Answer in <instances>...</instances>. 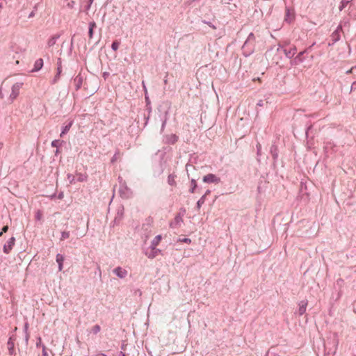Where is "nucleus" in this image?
<instances>
[{
    "label": "nucleus",
    "instance_id": "nucleus-1",
    "mask_svg": "<svg viewBox=\"0 0 356 356\" xmlns=\"http://www.w3.org/2000/svg\"><path fill=\"white\" fill-rule=\"evenodd\" d=\"M120 187L118 193L120 197L123 199H129L133 196V191L127 185L125 181H123L121 177H119Z\"/></svg>",
    "mask_w": 356,
    "mask_h": 356
},
{
    "label": "nucleus",
    "instance_id": "nucleus-2",
    "mask_svg": "<svg viewBox=\"0 0 356 356\" xmlns=\"http://www.w3.org/2000/svg\"><path fill=\"white\" fill-rule=\"evenodd\" d=\"M255 42H256L255 36L252 33H250L243 46V49L244 51L248 50V54L246 56H248L253 52Z\"/></svg>",
    "mask_w": 356,
    "mask_h": 356
},
{
    "label": "nucleus",
    "instance_id": "nucleus-3",
    "mask_svg": "<svg viewBox=\"0 0 356 356\" xmlns=\"http://www.w3.org/2000/svg\"><path fill=\"white\" fill-rule=\"evenodd\" d=\"M23 83H15L13 85L11 88V92L9 95V100L11 102H13L14 100L17 99L19 94L20 89L22 87Z\"/></svg>",
    "mask_w": 356,
    "mask_h": 356
},
{
    "label": "nucleus",
    "instance_id": "nucleus-4",
    "mask_svg": "<svg viewBox=\"0 0 356 356\" xmlns=\"http://www.w3.org/2000/svg\"><path fill=\"white\" fill-rule=\"evenodd\" d=\"M342 30V27L341 25H339L337 29L331 34V41L332 43H329V45L334 44L335 42L340 40V31Z\"/></svg>",
    "mask_w": 356,
    "mask_h": 356
},
{
    "label": "nucleus",
    "instance_id": "nucleus-5",
    "mask_svg": "<svg viewBox=\"0 0 356 356\" xmlns=\"http://www.w3.org/2000/svg\"><path fill=\"white\" fill-rule=\"evenodd\" d=\"M203 181L205 183H215L218 184L220 181V179L216 176L214 174H208L203 177Z\"/></svg>",
    "mask_w": 356,
    "mask_h": 356
},
{
    "label": "nucleus",
    "instance_id": "nucleus-6",
    "mask_svg": "<svg viewBox=\"0 0 356 356\" xmlns=\"http://www.w3.org/2000/svg\"><path fill=\"white\" fill-rule=\"evenodd\" d=\"M15 237H11L7 243L3 246V252L6 254H8L11 250L13 249V245H15Z\"/></svg>",
    "mask_w": 356,
    "mask_h": 356
},
{
    "label": "nucleus",
    "instance_id": "nucleus-7",
    "mask_svg": "<svg viewBox=\"0 0 356 356\" xmlns=\"http://www.w3.org/2000/svg\"><path fill=\"white\" fill-rule=\"evenodd\" d=\"M348 15L350 17L356 19V3L355 0H350V4L348 8Z\"/></svg>",
    "mask_w": 356,
    "mask_h": 356
},
{
    "label": "nucleus",
    "instance_id": "nucleus-8",
    "mask_svg": "<svg viewBox=\"0 0 356 356\" xmlns=\"http://www.w3.org/2000/svg\"><path fill=\"white\" fill-rule=\"evenodd\" d=\"M113 273L116 275V276L121 279L124 278L127 275V271L121 267L115 268L113 270Z\"/></svg>",
    "mask_w": 356,
    "mask_h": 356
},
{
    "label": "nucleus",
    "instance_id": "nucleus-9",
    "mask_svg": "<svg viewBox=\"0 0 356 356\" xmlns=\"http://www.w3.org/2000/svg\"><path fill=\"white\" fill-rule=\"evenodd\" d=\"M183 222V218L182 216H181L179 213L177 214L174 220L170 222V226L171 227H179L181 224Z\"/></svg>",
    "mask_w": 356,
    "mask_h": 356
},
{
    "label": "nucleus",
    "instance_id": "nucleus-10",
    "mask_svg": "<svg viewBox=\"0 0 356 356\" xmlns=\"http://www.w3.org/2000/svg\"><path fill=\"white\" fill-rule=\"evenodd\" d=\"M307 52V50H304L300 51L293 60H291V64L294 65H298L303 62V58H302V55Z\"/></svg>",
    "mask_w": 356,
    "mask_h": 356
},
{
    "label": "nucleus",
    "instance_id": "nucleus-11",
    "mask_svg": "<svg viewBox=\"0 0 356 356\" xmlns=\"http://www.w3.org/2000/svg\"><path fill=\"white\" fill-rule=\"evenodd\" d=\"M307 304H308V301L306 300H301L299 302V304H298V306H299L298 314L300 316H302V315H303L305 313L306 309H307Z\"/></svg>",
    "mask_w": 356,
    "mask_h": 356
},
{
    "label": "nucleus",
    "instance_id": "nucleus-12",
    "mask_svg": "<svg viewBox=\"0 0 356 356\" xmlns=\"http://www.w3.org/2000/svg\"><path fill=\"white\" fill-rule=\"evenodd\" d=\"M296 51H297V49H296V46H293L289 49H284V53L287 58H291L296 54Z\"/></svg>",
    "mask_w": 356,
    "mask_h": 356
},
{
    "label": "nucleus",
    "instance_id": "nucleus-13",
    "mask_svg": "<svg viewBox=\"0 0 356 356\" xmlns=\"http://www.w3.org/2000/svg\"><path fill=\"white\" fill-rule=\"evenodd\" d=\"M161 239V235H157L156 236L154 237V238L152 240V241L151 243V248L152 250H155L156 251H160V250L156 249V248L159 245Z\"/></svg>",
    "mask_w": 356,
    "mask_h": 356
},
{
    "label": "nucleus",
    "instance_id": "nucleus-14",
    "mask_svg": "<svg viewBox=\"0 0 356 356\" xmlns=\"http://www.w3.org/2000/svg\"><path fill=\"white\" fill-rule=\"evenodd\" d=\"M167 143L174 144L178 140V136L175 134H170L166 136Z\"/></svg>",
    "mask_w": 356,
    "mask_h": 356
},
{
    "label": "nucleus",
    "instance_id": "nucleus-15",
    "mask_svg": "<svg viewBox=\"0 0 356 356\" xmlns=\"http://www.w3.org/2000/svg\"><path fill=\"white\" fill-rule=\"evenodd\" d=\"M43 65V60L42 59L40 58V59H38L35 62V64H34V68L33 69V71H38L39 70H40L42 68Z\"/></svg>",
    "mask_w": 356,
    "mask_h": 356
},
{
    "label": "nucleus",
    "instance_id": "nucleus-16",
    "mask_svg": "<svg viewBox=\"0 0 356 356\" xmlns=\"http://www.w3.org/2000/svg\"><path fill=\"white\" fill-rule=\"evenodd\" d=\"M176 175L174 174H170L168 177V183L170 186H176L177 183L175 181Z\"/></svg>",
    "mask_w": 356,
    "mask_h": 356
},
{
    "label": "nucleus",
    "instance_id": "nucleus-17",
    "mask_svg": "<svg viewBox=\"0 0 356 356\" xmlns=\"http://www.w3.org/2000/svg\"><path fill=\"white\" fill-rule=\"evenodd\" d=\"M96 27V23L95 22H90L89 23V30H88V35L90 39H91L93 36V29Z\"/></svg>",
    "mask_w": 356,
    "mask_h": 356
},
{
    "label": "nucleus",
    "instance_id": "nucleus-18",
    "mask_svg": "<svg viewBox=\"0 0 356 356\" xmlns=\"http://www.w3.org/2000/svg\"><path fill=\"white\" fill-rule=\"evenodd\" d=\"M64 261V257L61 254H57L56 256V261L58 264V268H59V270H61L62 269V267H63V262Z\"/></svg>",
    "mask_w": 356,
    "mask_h": 356
},
{
    "label": "nucleus",
    "instance_id": "nucleus-19",
    "mask_svg": "<svg viewBox=\"0 0 356 356\" xmlns=\"http://www.w3.org/2000/svg\"><path fill=\"white\" fill-rule=\"evenodd\" d=\"M74 83L76 86V90L79 89L82 84V78L80 76H76L74 80Z\"/></svg>",
    "mask_w": 356,
    "mask_h": 356
},
{
    "label": "nucleus",
    "instance_id": "nucleus-20",
    "mask_svg": "<svg viewBox=\"0 0 356 356\" xmlns=\"http://www.w3.org/2000/svg\"><path fill=\"white\" fill-rule=\"evenodd\" d=\"M348 3H350V1L348 0H342L341 2V5L339 7V10L341 11L343 10Z\"/></svg>",
    "mask_w": 356,
    "mask_h": 356
},
{
    "label": "nucleus",
    "instance_id": "nucleus-21",
    "mask_svg": "<svg viewBox=\"0 0 356 356\" xmlns=\"http://www.w3.org/2000/svg\"><path fill=\"white\" fill-rule=\"evenodd\" d=\"M197 186V184H196V181L194 179H191V188L189 190L190 193H194Z\"/></svg>",
    "mask_w": 356,
    "mask_h": 356
},
{
    "label": "nucleus",
    "instance_id": "nucleus-22",
    "mask_svg": "<svg viewBox=\"0 0 356 356\" xmlns=\"http://www.w3.org/2000/svg\"><path fill=\"white\" fill-rule=\"evenodd\" d=\"M205 195H202L197 202V209H200L202 205L205 202Z\"/></svg>",
    "mask_w": 356,
    "mask_h": 356
},
{
    "label": "nucleus",
    "instance_id": "nucleus-23",
    "mask_svg": "<svg viewBox=\"0 0 356 356\" xmlns=\"http://www.w3.org/2000/svg\"><path fill=\"white\" fill-rule=\"evenodd\" d=\"M120 43L117 41H114L111 44V48L113 51H117L119 48Z\"/></svg>",
    "mask_w": 356,
    "mask_h": 356
},
{
    "label": "nucleus",
    "instance_id": "nucleus-24",
    "mask_svg": "<svg viewBox=\"0 0 356 356\" xmlns=\"http://www.w3.org/2000/svg\"><path fill=\"white\" fill-rule=\"evenodd\" d=\"M92 330L94 334H97L100 331V326L99 325H95L93 326Z\"/></svg>",
    "mask_w": 356,
    "mask_h": 356
},
{
    "label": "nucleus",
    "instance_id": "nucleus-25",
    "mask_svg": "<svg viewBox=\"0 0 356 356\" xmlns=\"http://www.w3.org/2000/svg\"><path fill=\"white\" fill-rule=\"evenodd\" d=\"M159 252L160 251H156L155 250H152V252L148 255V257L153 259L156 256L157 253Z\"/></svg>",
    "mask_w": 356,
    "mask_h": 356
},
{
    "label": "nucleus",
    "instance_id": "nucleus-26",
    "mask_svg": "<svg viewBox=\"0 0 356 356\" xmlns=\"http://www.w3.org/2000/svg\"><path fill=\"white\" fill-rule=\"evenodd\" d=\"M119 158V152H116L114 156H113V158L111 159V163H115Z\"/></svg>",
    "mask_w": 356,
    "mask_h": 356
},
{
    "label": "nucleus",
    "instance_id": "nucleus-27",
    "mask_svg": "<svg viewBox=\"0 0 356 356\" xmlns=\"http://www.w3.org/2000/svg\"><path fill=\"white\" fill-rule=\"evenodd\" d=\"M203 22L204 24H207L209 26H210L211 28H212L214 30L217 29L216 26L210 22L204 21Z\"/></svg>",
    "mask_w": 356,
    "mask_h": 356
},
{
    "label": "nucleus",
    "instance_id": "nucleus-28",
    "mask_svg": "<svg viewBox=\"0 0 356 356\" xmlns=\"http://www.w3.org/2000/svg\"><path fill=\"white\" fill-rule=\"evenodd\" d=\"M85 179H86V177H85V176H83V175H80L79 176V177L77 178V180H78L79 181H83Z\"/></svg>",
    "mask_w": 356,
    "mask_h": 356
},
{
    "label": "nucleus",
    "instance_id": "nucleus-29",
    "mask_svg": "<svg viewBox=\"0 0 356 356\" xmlns=\"http://www.w3.org/2000/svg\"><path fill=\"white\" fill-rule=\"evenodd\" d=\"M355 88H356V81L353 83L351 88H350V92H352Z\"/></svg>",
    "mask_w": 356,
    "mask_h": 356
},
{
    "label": "nucleus",
    "instance_id": "nucleus-30",
    "mask_svg": "<svg viewBox=\"0 0 356 356\" xmlns=\"http://www.w3.org/2000/svg\"><path fill=\"white\" fill-rule=\"evenodd\" d=\"M181 241L188 243H191V240L188 238H184V239H182Z\"/></svg>",
    "mask_w": 356,
    "mask_h": 356
},
{
    "label": "nucleus",
    "instance_id": "nucleus-31",
    "mask_svg": "<svg viewBox=\"0 0 356 356\" xmlns=\"http://www.w3.org/2000/svg\"><path fill=\"white\" fill-rule=\"evenodd\" d=\"M41 216H42V213H40V211H38V213L36 214V218L40 220L41 218Z\"/></svg>",
    "mask_w": 356,
    "mask_h": 356
},
{
    "label": "nucleus",
    "instance_id": "nucleus-32",
    "mask_svg": "<svg viewBox=\"0 0 356 356\" xmlns=\"http://www.w3.org/2000/svg\"><path fill=\"white\" fill-rule=\"evenodd\" d=\"M165 124H166V120H165L163 123H162V126H161V131H163L164 128H165Z\"/></svg>",
    "mask_w": 356,
    "mask_h": 356
},
{
    "label": "nucleus",
    "instance_id": "nucleus-33",
    "mask_svg": "<svg viewBox=\"0 0 356 356\" xmlns=\"http://www.w3.org/2000/svg\"><path fill=\"white\" fill-rule=\"evenodd\" d=\"M8 229V227L7 225L4 226L3 228H2V232H6Z\"/></svg>",
    "mask_w": 356,
    "mask_h": 356
},
{
    "label": "nucleus",
    "instance_id": "nucleus-34",
    "mask_svg": "<svg viewBox=\"0 0 356 356\" xmlns=\"http://www.w3.org/2000/svg\"><path fill=\"white\" fill-rule=\"evenodd\" d=\"M142 85H143V89L145 90V92L147 93V89H146V86H145V83L144 81H142Z\"/></svg>",
    "mask_w": 356,
    "mask_h": 356
},
{
    "label": "nucleus",
    "instance_id": "nucleus-35",
    "mask_svg": "<svg viewBox=\"0 0 356 356\" xmlns=\"http://www.w3.org/2000/svg\"><path fill=\"white\" fill-rule=\"evenodd\" d=\"M257 153L259 154L260 150H261V145L260 144H257Z\"/></svg>",
    "mask_w": 356,
    "mask_h": 356
},
{
    "label": "nucleus",
    "instance_id": "nucleus-36",
    "mask_svg": "<svg viewBox=\"0 0 356 356\" xmlns=\"http://www.w3.org/2000/svg\"><path fill=\"white\" fill-rule=\"evenodd\" d=\"M58 143V140H54L52 142V145L53 146H57V144Z\"/></svg>",
    "mask_w": 356,
    "mask_h": 356
},
{
    "label": "nucleus",
    "instance_id": "nucleus-37",
    "mask_svg": "<svg viewBox=\"0 0 356 356\" xmlns=\"http://www.w3.org/2000/svg\"><path fill=\"white\" fill-rule=\"evenodd\" d=\"M210 193H211V191L207 190L203 195H205V197H206L209 194H210Z\"/></svg>",
    "mask_w": 356,
    "mask_h": 356
},
{
    "label": "nucleus",
    "instance_id": "nucleus-38",
    "mask_svg": "<svg viewBox=\"0 0 356 356\" xmlns=\"http://www.w3.org/2000/svg\"><path fill=\"white\" fill-rule=\"evenodd\" d=\"M257 105L259 106H263V101L262 100L259 101V102L257 103Z\"/></svg>",
    "mask_w": 356,
    "mask_h": 356
},
{
    "label": "nucleus",
    "instance_id": "nucleus-39",
    "mask_svg": "<svg viewBox=\"0 0 356 356\" xmlns=\"http://www.w3.org/2000/svg\"><path fill=\"white\" fill-rule=\"evenodd\" d=\"M8 348L10 349V350L13 348H12V344L10 343V342L8 341Z\"/></svg>",
    "mask_w": 356,
    "mask_h": 356
},
{
    "label": "nucleus",
    "instance_id": "nucleus-40",
    "mask_svg": "<svg viewBox=\"0 0 356 356\" xmlns=\"http://www.w3.org/2000/svg\"><path fill=\"white\" fill-rule=\"evenodd\" d=\"M96 356H106L104 353H98Z\"/></svg>",
    "mask_w": 356,
    "mask_h": 356
},
{
    "label": "nucleus",
    "instance_id": "nucleus-41",
    "mask_svg": "<svg viewBox=\"0 0 356 356\" xmlns=\"http://www.w3.org/2000/svg\"><path fill=\"white\" fill-rule=\"evenodd\" d=\"M120 356H127L126 354L124 353H123L122 351H121L120 353Z\"/></svg>",
    "mask_w": 356,
    "mask_h": 356
},
{
    "label": "nucleus",
    "instance_id": "nucleus-42",
    "mask_svg": "<svg viewBox=\"0 0 356 356\" xmlns=\"http://www.w3.org/2000/svg\"><path fill=\"white\" fill-rule=\"evenodd\" d=\"M92 4L90 3H88V5H87V7H86V10H89L90 6H91Z\"/></svg>",
    "mask_w": 356,
    "mask_h": 356
},
{
    "label": "nucleus",
    "instance_id": "nucleus-43",
    "mask_svg": "<svg viewBox=\"0 0 356 356\" xmlns=\"http://www.w3.org/2000/svg\"><path fill=\"white\" fill-rule=\"evenodd\" d=\"M352 70H353V68H351L350 70H348V71L346 72V73H347V74L351 73Z\"/></svg>",
    "mask_w": 356,
    "mask_h": 356
},
{
    "label": "nucleus",
    "instance_id": "nucleus-44",
    "mask_svg": "<svg viewBox=\"0 0 356 356\" xmlns=\"http://www.w3.org/2000/svg\"><path fill=\"white\" fill-rule=\"evenodd\" d=\"M145 99H146V101H147V102H148V101H149V98H148V97L147 96V93H145Z\"/></svg>",
    "mask_w": 356,
    "mask_h": 356
},
{
    "label": "nucleus",
    "instance_id": "nucleus-45",
    "mask_svg": "<svg viewBox=\"0 0 356 356\" xmlns=\"http://www.w3.org/2000/svg\"><path fill=\"white\" fill-rule=\"evenodd\" d=\"M70 183H73V182H74V178H73L72 179H70Z\"/></svg>",
    "mask_w": 356,
    "mask_h": 356
},
{
    "label": "nucleus",
    "instance_id": "nucleus-46",
    "mask_svg": "<svg viewBox=\"0 0 356 356\" xmlns=\"http://www.w3.org/2000/svg\"><path fill=\"white\" fill-rule=\"evenodd\" d=\"M2 147H3V144L0 142V150L1 149Z\"/></svg>",
    "mask_w": 356,
    "mask_h": 356
},
{
    "label": "nucleus",
    "instance_id": "nucleus-47",
    "mask_svg": "<svg viewBox=\"0 0 356 356\" xmlns=\"http://www.w3.org/2000/svg\"><path fill=\"white\" fill-rule=\"evenodd\" d=\"M58 73L60 72V67H58Z\"/></svg>",
    "mask_w": 356,
    "mask_h": 356
},
{
    "label": "nucleus",
    "instance_id": "nucleus-48",
    "mask_svg": "<svg viewBox=\"0 0 356 356\" xmlns=\"http://www.w3.org/2000/svg\"><path fill=\"white\" fill-rule=\"evenodd\" d=\"M94 0H89V3L92 4Z\"/></svg>",
    "mask_w": 356,
    "mask_h": 356
},
{
    "label": "nucleus",
    "instance_id": "nucleus-49",
    "mask_svg": "<svg viewBox=\"0 0 356 356\" xmlns=\"http://www.w3.org/2000/svg\"><path fill=\"white\" fill-rule=\"evenodd\" d=\"M67 6H68V7H72V6H73V5H70V3H68Z\"/></svg>",
    "mask_w": 356,
    "mask_h": 356
},
{
    "label": "nucleus",
    "instance_id": "nucleus-50",
    "mask_svg": "<svg viewBox=\"0 0 356 356\" xmlns=\"http://www.w3.org/2000/svg\"><path fill=\"white\" fill-rule=\"evenodd\" d=\"M81 223L82 224V225H85L84 221H83L82 220H81Z\"/></svg>",
    "mask_w": 356,
    "mask_h": 356
},
{
    "label": "nucleus",
    "instance_id": "nucleus-51",
    "mask_svg": "<svg viewBox=\"0 0 356 356\" xmlns=\"http://www.w3.org/2000/svg\"><path fill=\"white\" fill-rule=\"evenodd\" d=\"M3 233V232H2V231L0 232V236H2Z\"/></svg>",
    "mask_w": 356,
    "mask_h": 356
},
{
    "label": "nucleus",
    "instance_id": "nucleus-52",
    "mask_svg": "<svg viewBox=\"0 0 356 356\" xmlns=\"http://www.w3.org/2000/svg\"><path fill=\"white\" fill-rule=\"evenodd\" d=\"M71 126V124H68L67 129H69Z\"/></svg>",
    "mask_w": 356,
    "mask_h": 356
},
{
    "label": "nucleus",
    "instance_id": "nucleus-53",
    "mask_svg": "<svg viewBox=\"0 0 356 356\" xmlns=\"http://www.w3.org/2000/svg\"><path fill=\"white\" fill-rule=\"evenodd\" d=\"M64 133H65V131H63L60 135L62 136L63 134H64Z\"/></svg>",
    "mask_w": 356,
    "mask_h": 356
},
{
    "label": "nucleus",
    "instance_id": "nucleus-54",
    "mask_svg": "<svg viewBox=\"0 0 356 356\" xmlns=\"http://www.w3.org/2000/svg\"><path fill=\"white\" fill-rule=\"evenodd\" d=\"M67 179H68V180H70V175H68Z\"/></svg>",
    "mask_w": 356,
    "mask_h": 356
},
{
    "label": "nucleus",
    "instance_id": "nucleus-55",
    "mask_svg": "<svg viewBox=\"0 0 356 356\" xmlns=\"http://www.w3.org/2000/svg\"><path fill=\"white\" fill-rule=\"evenodd\" d=\"M164 83H167V80H166V79H165V80H164Z\"/></svg>",
    "mask_w": 356,
    "mask_h": 356
},
{
    "label": "nucleus",
    "instance_id": "nucleus-56",
    "mask_svg": "<svg viewBox=\"0 0 356 356\" xmlns=\"http://www.w3.org/2000/svg\"><path fill=\"white\" fill-rule=\"evenodd\" d=\"M2 8V3H0V8Z\"/></svg>",
    "mask_w": 356,
    "mask_h": 356
}]
</instances>
